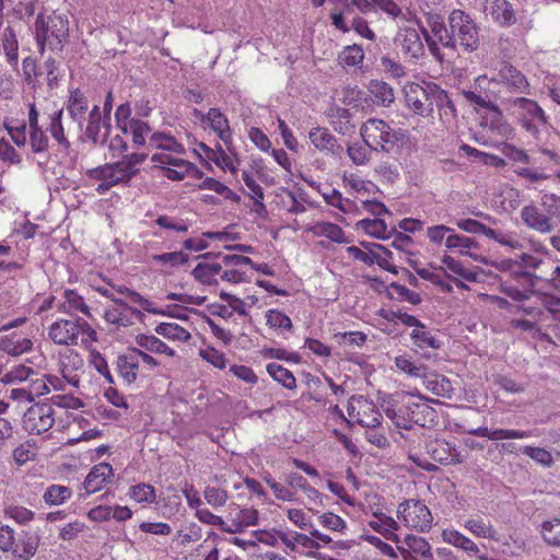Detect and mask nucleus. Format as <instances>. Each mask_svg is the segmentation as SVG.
<instances>
[{
    "instance_id": "f257e3e1",
    "label": "nucleus",
    "mask_w": 560,
    "mask_h": 560,
    "mask_svg": "<svg viewBox=\"0 0 560 560\" xmlns=\"http://www.w3.org/2000/svg\"><path fill=\"white\" fill-rule=\"evenodd\" d=\"M431 32L445 48L456 50L457 46L464 51L471 52L479 47L477 26L468 13L453 10L447 18V25L441 16L429 19Z\"/></svg>"
},
{
    "instance_id": "f03ea898",
    "label": "nucleus",
    "mask_w": 560,
    "mask_h": 560,
    "mask_svg": "<svg viewBox=\"0 0 560 560\" xmlns=\"http://www.w3.org/2000/svg\"><path fill=\"white\" fill-rule=\"evenodd\" d=\"M35 37L43 54L47 45L52 50L61 51L65 42L69 37V21L61 14L45 16L38 14L35 21Z\"/></svg>"
},
{
    "instance_id": "7ed1b4c3",
    "label": "nucleus",
    "mask_w": 560,
    "mask_h": 560,
    "mask_svg": "<svg viewBox=\"0 0 560 560\" xmlns=\"http://www.w3.org/2000/svg\"><path fill=\"white\" fill-rule=\"evenodd\" d=\"M502 105L516 121L529 133L537 135L538 127L547 124L544 109L534 100L527 97H503Z\"/></svg>"
},
{
    "instance_id": "20e7f679",
    "label": "nucleus",
    "mask_w": 560,
    "mask_h": 560,
    "mask_svg": "<svg viewBox=\"0 0 560 560\" xmlns=\"http://www.w3.org/2000/svg\"><path fill=\"white\" fill-rule=\"evenodd\" d=\"M364 143L374 151L390 152L399 142L398 133L383 119L370 118L361 129Z\"/></svg>"
},
{
    "instance_id": "39448f33",
    "label": "nucleus",
    "mask_w": 560,
    "mask_h": 560,
    "mask_svg": "<svg viewBox=\"0 0 560 560\" xmlns=\"http://www.w3.org/2000/svg\"><path fill=\"white\" fill-rule=\"evenodd\" d=\"M491 86H495L493 79H488L486 75H479L472 85L471 90H463V95L467 102L488 109L493 118L491 124H500L503 119L502 109L494 102V92Z\"/></svg>"
},
{
    "instance_id": "423d86ee",
    "label": "nucleus",
    "mask_w": 560,
    "mask_h": 560,
    "mask_svg": "<svg viewBox=\"0 0 560 560\" xmlns=\"http://www.w3.org/2000/svg\"><path fill=\"white\" fill-rule=\"evenodd\" d=\"M397 517L401 520L407 527L419 532H425L431 528L432 515L428 506L420 500H406L399 504Z\"/></svg>"
},
{
    "instance_id": "0eeeda50",
    "label": "nucleus",
    "mask_w": 560,
    "mask_h": 560,
    "mask_svg": "<svg viewBox=\"0 0 560 560\" xmlns=\"http://www.w3.org/2000/svg\"><path fill=\"white\" fill-rule=\"evenodd\" d=\"M433 83L431 81H422L421 83L410 82L405 85L406 104L415 114L423 117L432 114L431 94L433 93Z\"/></svg>"
},
{
    "instance_id": "6e6552de",
    "label": "nucleus",
    "mask_w": 560,
    "mask_h": 560,
    "mask_svg": "<svg viewBox=\"0 0 560 560\" xmlns=\"http://www.w3.org/2000/svg\"><path fill=\"white\" fill-rule=\"evenodd\" d=\"M23 428L31 434H42L55 423L54 409L48 404H35L23 416Z\"/></svg>"
},
{
    "instance_id": "1a4fd4ad",
    "label": "nucleus",
    "mask_w": 560,
    "mask_h": 560,
    "mask_svg": "<svg viewBox=\"0 0 560 560\" xmlns=\"http://www.w3.org/2000/svg\"><path fill=\"white\" fill-rule=\"evenodd\" d=\"M424 450L431 459L443 465L464 462L460 453L444 439L428 438L424 441Z\"/></svg>"
},
{
    "instance_id": "9d476101",
    "label": "nucleus",
    "mask_w": 560,
    "mask_h": 560,
    "mask_svg": "<svg viewBox=\"0 0 560 560\" xmlns=\"http://www.w3.org/2000/svg\"><path fill=\"white\" fill-rule=\"evenodd\" d=\"M492 79L495 85L501 84L511 93H529L530 85L527 78L512 63L504 62L498 72V77Z\"/></svg>"
},
{
    "instance_id": "9b49d317",
    "label": "nucleus",
    "mask_w": 560,
    "mask_h": 560,
    "mask_svg": "<svg viewBox=\"0 0 560 560\" xmlns=\"http://www.w3.org/2000/svg\"><path fill=\"white\" fill-rule=\"evenodd\" d=\"M80 335L78 319H60L52 323L48 336L54 343L59 346H75Z\"/></svg>"
},
{
    "instance_id": "f8f14e48",
    "label": "nucleus",
    "mask_w": 560,
    "mask_h": 560,
    "mask_svg": "<svg viewBox=\"0 0 560 560\" xmlns=\"http://www.w3.org/2000/svg\"><path fill=\"white\" fill-rule=\"evenodd\" d=\"M395 45L405 57L418 59L424 54V46L419 32L412 27L400 30L395 37Z\"/></svg>"
},
{
    "instance_id": "ddd939ff",
    "label": "nucleus",
    "mask_w": 560,
    "mask_h": 560,
    "mask_svg": "<svg viewBox=\"0 0 560 560\" xmlns=\"http://www.w3.org/2000/svg\"><path fill=\"white\" fill-rule=\"evenodd\" d=\"M114 469L108 463H101L92 467L85 480L83 488L88 494L100 491L105 485L112 482Z\"/></svg>"
},
{
    "instance_id": "4468645a",
    "label": "nucleus",
    "mask_w": 560,
    "mask_h": 560,
    "mask_svg": "<svg viewBox=\"0 0 560 560\" xmlns=\"http://www.w3.org/2000/svg\"><path fill=\"white\" fill-rule=\"evenodd\" d=\"M116 371L126 384L131 385L136 382L139 371L136 348H128L127 352L117 357Z\"/></svg>"
},
{
    "instance_id": "2eb2a0df",
    "label": "nucleus",
    "mask_w": 560,
    "mask_h": 560,
    "mask_svg": "<svg viewBox=\"0 0 560 560\" xmlns=\"http://www.w3.org/2000/svg\"><path fill=\"white\" fill-rule=\"evenodd\" d=\"M468 434L488 438L491 441L498 440H523L533 436V431L530 430H515V429H495L490 430L487 427H479L477 429H471L468 431Z\"/></svg>"
},
{
    "instance_id": "dca6fc26",
    "label": "nucleus",
    "mask_w": 560,
    "mask_h": 560,
    "mask_svg": "<svg viewBox=\"0 0 560 560\" xmlns=\"http://www.w3.org/2000/svg\"><path fill=\"white\" fill-rule=\"evenodd\" d=\"M521 218L528 228L540 233H549L553 229L551 219L534 205L525 206L522 209Z\"/></svg>"
},
{
    "instance_id": "f3484780",
    "label": "nucleus",
    "mask_w": 560,
    "mask_h": 560,
    "mask_svg": "<svg viewBox=\"0 0 560 560\" xmlns=\"http://www.w3.org/2000/svg\"><path fill=\"white\" fill-rule=\"evenodd\" d=\"M38 545V535L24 532L14 542L12 553L18 560H30L36 553Z\"/></svg>"
},
{
    "instance_id": "a211bd4d",
    "label": "nucleus",
    "mask_w": 560,
    "mask_h": 560,
    "mask_svg": "<svg viewBox=\"0 0 560 560\" xmlns=\"http://www.w3.org/2000/svg\"><path fill=\"white\" fill-rule=\"evenodd\" d=\"M422 378L425 388L432 392L434 395L444 398L452 397L454 388L452 386L451 381L446 376L436 373L425 372Z\"/></svg>"
},
{
    "instance_id": "6ab92c4d",
    "label": "nucleus",
    "mask_w": 560,
    "mask_h": 560,
    "mask_svg": "<svg viewBox=\"0 0 560 560\" xmlns=\"http://www.w3.org/2000/svg\"><path fill=\"white\" fill-rule=\"evenodd\" d=\"M465 528L477 537L488 538L490 540L499 541L500 536L497 529L492 526L491 522L481 517H470L465 522Z\"/></svg>"
},
{
    "instance_id": "aec40b11",
    "label": "nucleus",
    "mask_w": 560,
    "mask_h": 560,
    "mask_svg": "<svg viewBox=\"0 0 560 560\" xmlns=\"http://www.w3.org/2000/svg\"><path fill=\"white\" fill-rule=\"evenodd\" d=\"M445 246L447 249L458 250V253L462 255H467L475 260H479L477 255L469 252L472 248H478V242L476 238L455 234L453 232L445 238Z\"/></svg>"
},
{
    "instance_id": "412c9836",
    "label": "nucleus",
    "mask_w": 560,
    "mask_h": 560,
    "mask_svg": "<svg viewBox=\"0 0 560 560\" xmlns=\"http://www.w3.org/2000/svg\"><path fill=\"white\" fill-rule=\"evenodd\" d=\"M490 15L501 25H512L516 22L515 11L506 0H494L490 7Z\"/></svg>"
},
{
    "instance_id": "4be33fe9",
    "label": "nucleus",
    "mask_w": 560,
    "mask_h": 560,
    "mask_svg": "<svg viewBox=\"0 0 560 560\" xmlns=\"http://www.w3.org/2000/svg\"><path fill=\"white\" fill-rule=\"evenodd\" d=\"M136 343L152 353L166 354L168 357L175 355V351L172 348L153 335L140 334L136 337Z\"/></svg>"
},
{
    "instance_id": "5701e85b",
    "label": "nucleus",
    "mask_w": 560,
    "mask_h": 560,
    "mask_svg": "<svg viewBox=\"0 0 560 560\" xmlns=\"http://www.w3.org/2000/svg\"><path fill=\"white\" fill-rule=\"evenodd\" d=\"M411 419L412 423L424 427L427 423H433L436 418V411L430 407L425 401H411Z\"/></svg>"
},
{
    "instance_id": "b1692460",
    "label": "nucleus",
    "mask_w": 560,
    "mask_h": 560,
    "mask_svg": "<svg viewBox=\"0 0 560 560\" xmlns=\"http://www.w3.org/2000/svg\"><path fill=\"white\" fill-rule=\"evenodd\" d=\"M369 91L373 95L374 101L384 107L389 106L395 100L393 88L384 81L372 80Z\"/></svg>"
},
{
    "instance_id": "393cba45",
    "label": "nucleus",
    "mask_w": 560,
    "mask_h": 560,
    "mask_svg": "<svg viewBox=\"0 0 560 560\" xmlns=\"http://www.w3.org/2000/svg\"><path fill=\"white\" fill-rule=\"evenodd\" d=\"M222 270V265L218 262L213 264H198L195 269L192 270L191 275L194 278L207 285L217 284L218 280L215 279V276L220 273Z\"/></svg>"
},
{
    "instance_id": "a878e982",
    "label": "nucleus",
    "mask_w": 560,
    "mask_h": 560,
    "mask_svg": "<svg viewBox=\"0 0 560 560\" xmlns=\"http://www.w3.org/2000/svg\"><path fill=\"white\" fill-rule=\"evenodd\" d=\"M308 138L317 150L335 152L337 140L327 129L313 128L310 131Z\"/></svg>"
},
{
    "instance_id": "bb28decb",
    "label": "nucleus",
    "mask_w": 560,
    "mask_h": 560,
    "mask_svg": "<svg viewBox=\"0 0 560 560\" xmlns=\"http://www.w3.org/2000/svg\"><path fill=\"white\" fill-rule=\"evenodd\" d=\"M67 109L72 119L79 121L81 125L88 109V100L79 89H75L70 93Z\"/></svg>"
},
{
    "instance_id": "cd10ccee",
    "label": "nucleus",
    "mask_w": 560,
    "mask_h": 560,
    "mask_svg": "<svg viewBox=\"0 0 560 560\" xmlns=\"http://www.w3.org/2000/svg\"><path fill=\"white\" fill-rule=\"evenodd\" d=\"M32 346L33 342L28 338L15 339V336H12L3 337L0 340V350L13 357L27 352L32 349Z\"/></svg>"
},
{
    "instance_id": "c85d7f7f",
    "label": "nucleus",
    "mask_w": 560,
    "mask_h": 560,
    "mask_svg": "<svg viewBox=\"0 0 560 560\" xmlns=\"http://www.w3.org/2000/svg\"><path fill=\"white\" fill-rule=\"evenodd\" d=\"M413 343L419 348L440 349L442 346L441 340L431 331L422 326L416 327L411 332Z\"/></svg>"
},
{
    "instance_id": "c756f323",
    "label": "nucleus",
    "mask_w": 560,
    "mask_h": 560,
    "mask_svg": "<svg viewBox=\"0 0 560 560\" xmlns=\"http://www.w3.org/2000/svg\"><path fill=\"white\" fill-rule=\"evenodd\" d=\"M312 232L316 236H325L330 241L339 244L347 243L342 229L335 223L318 222L312 228Z\"/></svg>"
},
{
    "instance_id": "7c9ffc66",
    "label": "nucleus",
    "mask_w": 560,
    "mask_h": 560,
    "mask_svg": "<svg viewBox=\"0 0 560 560\" xmlns=\"http://www.w3.org/2000/svg\"><path fill=\"white\" fill-rule=\"evenodd\" d=\"M155 332L171 340L186 342L191 338L189 331L174 323H161L155 327Z\"/></svg>"
},
{
    "instance_id": "2f4dec72",
    "label": "nucleus",
    "mask_w": 560,
    "mask_h": 560,
    "mask_svg": "<svg viewBox=\"0 0 560 560\" xmlns=\"http://www.w3.org/2000/svg\"><path fill=\"white\" fill-rule=\"evenodd\" d=\"M61 310L69 314L80 311L88 317H91L90 308L83 298L72 290L65 291V302L61 304Z\"/></svg>"
},
{
    "instance_id": "473e14b6",
    "label": "nucleus",
    "mask_w": 560,
    "mask_h": 560,
    "mask_svg": "<svg viewBox=\"0 0 560 560\" xmlns=\"http://www.w3.org/2000/svg\"><path fill=\"white\" fill-rule=\"evenodd\" d=\"M258 522V512L255 509H244L241 510L236 517L233 518V528H223V532L226 533H237L241 532L244 527L254 526Z\"/></svg>"
},
{
    "instance_id": "72a5a7b5",
    "label": "nucleus",
    "mask_w": 560,
    "mask_h": 560,
    "mask_svg": "<svg viewBox=\"0 0 560 560\" xmlns=\"http://www.w3.org/2000/svg\"><path fill=\"white\" fill-rule=\"evenodd\" d=\"M442 536L446 542L454 545L455 547L462 548L465 551H470L474 553L479 552L478 546L470 538L464 536L457 530L445 529L443 530Z\"/></svg>"
},
{
    "instance_id": "f704fd0d",
    "label": "nucleus",
    "mask_w": 560,
    "mask_h": 560,
    "mask_svg": "<svg viewBox=\"0 0 560 560\" xmlns=\"http://www.w3.org/2000/svg\"><path fill=\"white\" fill-rule=\"evenodd\" d=\"M268 374L278 383L282 384L288 389L296 387V381L292 372L278 363H269L267 365Z\"/></svg>"
},
{
    "instance_id": "c9c22d12",
    "label": "nucleus",
    "mask_w": 560,
    "mask_h": 560,
    "mask_svg": "<svg viewBox=\"0 0 560 560\" xmlns=\"http://www.w3.org/2000/svg\"><path fill=\"white\" fill-rule=\"evenodd\" d=\"M149 145L163 149L176 153H180L184 151V148L180 143H178L174 137L166 135L164 132H154L151 135L149 139Z\"/></svg>"
},
{
    "instance_id": "e433bc0d",
    "label": "nucleus",
    "mask_w": 560,
    "mask_h": 560,
    "mask_svg": "<svg viewBox=\"0 0 560 560\" xmlns=\"http://www.w3.org/2000/svg\"><path fill=\"white\" fill-rule=\"evenodd\" d=\"M113 288L121 294H125L131 302L139 304L144 311L151 314H165L163 310L154 307L153 303L143 298L137 291H133L126 285H113Z\"/></svg>"
},
{
    "instance_id": "4c0bfd02",
    "label": "nucleus",
    "mask_w": 560,
    "mask_h": 560,
    "mask_svg": "<svg viewBox=\"0 0 560 560\" xmlns=\"http://www.w3.org/2000/svg\"><path fill=\"white\" fill-rule=\"evenodd\" d=\"M358 226L375 238L388 240L390 237V234H386L387 225L384 220L363 219L358 222Z\"/></svg>"
},
{
    "instance_id": "58836bf2",
    "label": "nucleus",
    "mask_w": 560,
    "mask_h": 560,
    "mask_svg": "<svg viewBox=\"0 0 560 560\" xmlns=\"http://www.w3.org/2000/svg\"><path fill=\"white\" fill-rule=\"evenodd\" d=\"M541 535L547 545L560 547V517L544 522Z\"/></svg>"
},
{
    "instance_id": "ea45409f",
    "label": "nucleus",
    "mask_w": 560,
    "mask_h": 560,
    "mask_svg": "<svg viewBox=\"0 0 560 560\" xmlns=\"http://www.w3.org/2000/svg\"><path fill=\"white\" fill-rule=\"evenodd\" d=\"M72 494L69 487L52 485L48 487L44 493V501L49 505H60Z\"/></svg>"
},
{
    "instance_id": "a19ab883",
    "label": "nucleus",
    "mask_w": 560,
    "mask_h": 560,
    "mask_svg": "<svg viewBox=\"0 0 560 560\" xmlns=\"http://www.w3.org/2000/svg\"><path fill=\"white\" fill-rule=\"evenodd\" d=\"M61 116L62 109L51 115L48 131L50 132L51 137L59 143V145H61L65 150H68L70 148V142L65 136Z\"/></svg>"
},
{
    "instance_id": "79ce46f5",
    "label": "nucleus",
    "mask_w": 560,
    "mask_h": 560,
    "mask_svg": "<svg viewBox=\"0 0 560 560\" xmlns=\"http://www.w3.org/2000/svg\"><path fill=\"white\" fill-rule=\"evenodd\" d=\"M129 495L139 503H153L156 499L154 487L144 482L132 486Z\"/></svg>"
},
{
    "instance_id": "37998d69",
    "label": "nucleus",
    "mask_w": 560,
    "mask_h": 560,
    "mask_svg": "<svg viewBox=\"0 0 560 560\" xmlns=\"http://www.w3.org/2000/svg\"><path fill=\"white\" fill-rule=\"evenodd\" d=\"M103 121V117L100 113V107L95 105L89 115V122L86 126L85 135L86 137L94 143H98L100 132H101V125Z\"/></svg>"
},
{
    "instance_id": "c03bdc74",
    "label": "nucleus",
    "mask_w": 560,
    "mask_h": 560,
    "mask_svg": "<svg viewBox=\"0 0 560 560\" xmlns=\"http://www.w3.org/2000/svg\"><path fill=\"white\" fill-rule=\"evenodd\" d=\"M2 46L3 50L8 57V60L10 63L18 61V50H19V44L16 39V34L13 31L12 27H7L3 33V39H2Z\"/></svg>"
},
{
    "instance_id": "a18cd8bd",
    "label": "nucleus",
    "mask_w": 560,
    "mask_h": 560,
    "mask_svg": "<svg viewBox=\"0 0 560 560\" xmlns=\"http://www.w3.org/2000/svg\"><path fill=\"white\" fill-rule=\"evenodd\" d=\"M179 168H183V171H167V178L171 180H182L186 175H188L200 179L203 176V172L200 168L186 160H184V162H179Z\"/></svg>"
},
{
    "instance_id": "49530a36",
    "label": "nucleus",
    "mask_w": 560,
    "mask_h": 560,
    "mask_svg": "<svg viewBox=\"0 0 560 560\" xmlns=\"http://www.w3.org/2000/svg\"><path fill=\"white\" fill-rule=\"evenodd\" d=\"M521 453L545 467H550L553 464L551 453L542 447L526 445L521 447Z\"/></svg>"
},
{
    "instance_id": "de8ad7c7",
    "label": "nucleus",
    "mask_w": 560,
    "mask_h": 560,
    "mask_svg": "<svg viewBox=\"0 0 560 560\" xmlns=\"http://www.w3.org/2000/svg\"><path fill=\"white\" fill-rule=\"evenodd\" d=\"M129 127L133 145L143 147L145 144V137L151 132L150 126L145 121L132 118Z\"/></svg>"
},
{
    "instance_id": "09e8293b",
    "label": "nucleus",
    "mask_w": 560,
    "mask_h": 560,
    "mask_svg": "<svg viewBox=\"0 0 560 560\" xmlns=\"http://www.w3.org/2000/svg\"><path fill=\"white\" fill-rule=\"evenodd\" d=\"M395 364L398 370L412 377H423L427 372V366L423 364H415L406 355H399L395 359Z\"/></svg>"
},
{
    "instance_id": "8fccbe9b",
    "label": "nucleus",
    "mask_w": 560,
    "mask_h": 560,
    "mask_svg": "<svg viewBox=\"0 0 560 560\" xmlns=\"http://www.w3.org/2000/svg\"><path fill=\"white\" fill-rule=\"evenodd\" d=\"M405 542L410 549V552L412 551L415 553H419L427 560L433 558L431 547L424 538L415 535H407L405 538Z\"/></svg>"
},
{
    "instance_id": "3c124183",
    "label": "nucleus",
    "mask_w": 560,
    "mask_h": 560,
    "mask_svg": "<svg viewBox=\"0 0 560 560\" xmlns=\"http://www.w3.org/2000/svg\"><path fill=\"white\" fill-rule=\"evenodd\" d=\"M38 374L31 368L25 365H18L10 370L2 377L3 383H15V382H26L32 378V376H37Z\"/></svg>"
},
{
    "instance_id": "603ef678",
    "label": "nucleus",
    "mask_w": 560,
    "mask_h": 560,
    "mask_svg": "<svg viewBox=\"0 0 560 560\" xmlns=\"http://www.w3.org/2000/svg\"><path fill=\"white\" fill-rule=\"evenodd\" d=\"M363 49L357 44L345 47L339 54V60L347 66H358L363 61Z\"/></svg>"
},
{
    "instance_id": "864d4df0",
    "label": "nucleus",
    "mask_w": 560,
    "mask_h": 560,
    "mask_svg": "<svg viewBox=\"0 0 560 560\" xmlns=\"http://www.w3.org/2000/svg\"><path fill=\"white\" fill-rule=\"evenodd\" d=\"M442 262L447 267L448 270L456 273L467 281H475L476 273L471 270L464 268L463 264L448 255L442 257Z\"/></svg>"
},
{
    "instance_id": "5fc2aeb1",
    "label": "nucleus",
    "mask_w": 560,
    "mask_h": 560,
    "mask_svg": "<svg viewBox=\"0 0 560 560\" xmlns=\"http://www.w3.org/2000/svg\"><path fill=\"white\" fill-rule=\"evenodd\" d=\"M153 260L166 265L170 264L172 267L185 265L189 260V256L184 252H171L153 256Z\"/></svg>"
},
{
    "instance_id": "6e6d98bb",
    "label": "nucleus",
    "mask_w": 560,
    "mask_h": 560,
    "mask_svg": "<svg viewBox=\"0 0 560 560\" xmlns=\"http://www.w3.org/2000/svg\"><path fill=\"white\" fill-rule=\"evenodd\" d=\"M203 497L207 503L213 508L223 506L229 499L225 490L215 487H206Z\"/></svg>"
},
{
    "instance_id": "4d7b16f0",
    "label": "nucleus",
    "mask_w": 560,
    "mask_h": 560,
    "mask_svg": "<svg viewBox=\"0 0 560 560\" xmlns=\"http://www.w3.org/2000/svg\"><path fill=\"white\" fill-rule=\"evenodd\" d=\"M48 137L42 128L30 130V147L33 153H43L48 149Z\"/></svg>"
},
{
    "instance_id": "13d9d810",
    "label": "nucleus",
    "mask_w": 560,
    "mask_h": 560,
    "mask_svg": "<svg viewBox=\"0 0 560 560\" xmlns=\"http://www.w3.org/2000/svg\"><path fill=\"white\" fill-rule=\"evenodd\" d=\"M4 513L8 517L13 518L19 524H26L34 518V512L20 505H9Z\"/></svg>"
},
{
    "instance_id": "bf43d9fd",
    "label": "nucleus",
    "mask_w": 560,
    "mask_h": 560,
    "mask_svg": "<svg viewBox=\"0 0 560 560\" xmlns=\"http://www.w3.org/2000/svg\"><path fill=\"white\" fill-rule=\"evenodd\" d=\"M541 206L549 214V218L560 220V197L555 194H546L541 198Z\"/></svg>"
},
{
    "instance_id": "052dcab7",
    "label": "nucleus",
    "mask_w": 560,
    "mask_h": 560,
    "mask_svg": "<svg viewBox=\"0 0 560 560\" xmlns=\"http://www.w3.org/2000/svg\"><path fill=\"white\" fill-rule=\"evenodd\" d=\"M267 324L273 328H282V329H291L292 328V322H291L290 317L279 311H276V310L268 311Z\"/></svg>"
},
{
    "instance_id": "680f3d73",
    "label": "nucleus",
    "mask_w": 560,
    "mask_h": 560,
    "mask_svg": "<svg viewBox=\"0 0 560 560\" xmlns=\"http://www.w3.org/2000/svg\"><path fill=\"white\" fill-rule=\"evenodd\" d=\"M202 119H207L210 124V127L214 131H221V129L229 127L226 117L220 112L219 108H210L208 114L202 116Z\"/></svg>"
},
{
    "instance_id": "e2e57ef3",
    "label": "nucleus",
    "mask_w": 560,
    "mask_h": 560,
    "mask_svg": "<svg viewBox=\"0 0 560 560\" xmlns=\"http://www.w3.org/2000/svg\"><path fill=\"white\" fill-rule=\"evenodd\" d=\"M320 523L324 527L342 533L347 525L346 522L337 514H334L331 512L324 513L319 516Z\"/></svg>"
},
{
    "instance_id": "0e129e2a",
    "label": "nucleus",
    "mask_w": 560,
    "mask_h": 560,
    "mask_svg": "<svg viewBox=\"0 0 560 560\" xmlns=\"http://www.w3.org/2000/svg\"><path fill=\"white\" fill-rule=\"evenodd\" d=\"M494 383L503 390L511 394H520L525 392V386L506 375H497Z\"/></svg>"
},
{
    "instance_id": "69168bd1",
    "label": "nucleus",
    "mask_w": 560,
    "mask_h": 560,
    "mask_svg": "<svg viewBox=\"0 0 560 560\" xmlns=\"http://www.w3.org/2000/svg\"><path fill=\"white\" fill-rule=\"evenodd\" d=\"M389 288L393 289L401 300L408 301L412 305H419L422 301L419 293L409 290L408 288H406L402 284H399L397 282H392L389 284Z\"/></svg>"
},
{
    "instance_id": "338daca9",
    "label": "nucleus",
    "mask_w": 560,
    "mask_h": 560,
    "mask_svg": "<svg viewBox=\"0 0 560 560\" xmlns=\"http://www.w3.org/2000/svg\"><path fill=\"white\" fill-rule=\"evenodd\" d=\"M323 197L328 205L338 208L342 212L349 211L348 206L351 205V201L349 199L343 200L341 194L337 189H332L329 194H323Z\"/></svg>"
},
{
    "instance_id": "774afa93",
    "label": "nucleus",
    "mask_w": 560,
    "mask_h": 560,
    "mask_svg": "<svg viewBox=\"0 0 560 560\" xmlns=\"http://www.w3.org/2000/svg\"><path fill=\"white\" fill-rule=\"evenodd\" d=\"M454 230L450 226L440 224V225H433L429 226L427 229V236L433 244H441L445 237V235L448 233L452 234Z\"/></svg>"
}]
</instances>
